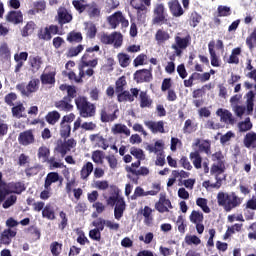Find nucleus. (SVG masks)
<instances>
[{
	"label": "nucleus",
	"instance_id": "1",
	"mask_svg": "<svg viewBox=\"0 0 256 256\" xmlns=\"http://www.w3.org/2000/svg\"><path fill=\"white\" fill-rule=\"evenodd\" d=\"M217 204L219 207H223L226 213L233 211V209H237L243 203V198L237 196L235 192L225 193L219 192L217 194Z\"/></svg>",
	"mask_w": 256,
	"mask_h": 256
},
{
	"label": "nucleus",
	"instance_id": "2",
	"mask_svg": "<svg viewBox=\"0 0 256 256\" xmlns=\"http://www.w3.org/2000/svg\"><path fill=\"white\" fill-rule=\"evenodd\" d=\"M75 105L79 111L80 117H83V119H89L97 115V106L89 102L85 96L76 97Z\"/></svg>",
	"mask_w": 256,
	"mask_h": 256
},
{
	"label": "nucleus",
	"instance_id": "3",
	"mask_svg": "<svg viewBox=\"0 0 256 256\" xmlns=\"http://www.w3.org/2000/svg\"><path fill=\"white\" fill-rule=\"evenodd\" d=\"M191 45V34L189 32H178L174 36V43L171 45V49L175 51L177 57H181L183 55V51L187 49Z\"/></svg>",
	"mask_w": 256,
	"mask_h": 256
},
{
	"label": "nucleus",
	"instance_id": "4",
	"mask_svg": "<svg viewBox=\"0 0 256 256\" xmlns=\"http://www.w3.org/2000/svg\"><path fill=\"white\" fill-rule=\"evenodd\" d=\"M130 5L136 9V19L139 25L147 21V7H151V0H130Z\"/></svg>",
	"mask_w": 256,
	"mask_h": 256
},
{
	"label": "nucleus",
	"instance_id": "5",
	"mask_svg": "<svg viewBox=\"0 0 256 256\" xmlns=\"http://www.w3.org/2000/svg\"><path fill=\"white\" fill-rule=\"evenodd\" d=\"M39 85H41V80L39 78H33L27 85L25 83L17 84L16 89L21 93L22 97H31L32 93L39 91Z\"/></svg>",
	"mask_w": 256,
	"mask_h": 256
},
{
	"label": "nucleus",
	"instance_id": "6",
	"mask_svg": "<svg viewBox=\"0 0 256 256\" xmlns=\"http://www.w3.org/2000/svg\"><path fill=\"white\" fill-rule=\"evenodd\" d=\"M100 41L103 45H113L114 43L115 49H119L123 45V34L121 32L103 33L100 35Z\"/></svg>",
	"mask_w": 256,
	"mask_h": 256
},
{
	"label": "nucleus",
	"instance_id": "7",
	"mask_svg": "<svg viewBox=\"0 0 256 256\" xmlns=\"http://www.w3.org/2000/svg\"><path fill=\"white\" fill-rule=\"evenodd\" d=\"M107 21L111 27V29H117L119 25H121L122 29H127L129 27V20L125 18L123 15V12L121 11H116L112 15H110L107 18Z\"/></svg>",
	"mask_w": 256,
	"mask_h": 256
},
{
	"label": "nucleus",
	"instance_id": "8",
	"mask_svg": "<svg viewBox=\"0 0 256 256\" xmlns=\"http://www.w3.org/2000/svg\"><path fill=\"white\" fill-rule=\"evenodd\" d=\"M153 190L146 191L141 187L137 186L134 190L133 195L130 197L132 201H137L139 197H147L151 195L152 197H155V195H159V192L161 191V184L154 183L152 185Z\"/></svg>",
	"mask_w": 256,
	"mask_h": 256
},
{
	"label": "nucleus",
	"instance_id": "9",
	"mask_svg": "<svg viewBox=\"0 0 256 256\" xmlns=\"http://www.w3.org/2000/svg\"><path fill=\"white\" fill-rule=\"evenodd\" d=\"M59 26L51 24L44 28H40L37 33V37L40 41H51L53 35H60Z\"/></svg>",
	"mask_w": 256,
	"mask_h": 256
},
{
	"label": "nucleus",
	"instance_id": "10",
	"mask_svg": "<svg viewBox=\"0 0 256 256\" xmlns=\"http://www.w3.org/2000/svg\"><path fill=\"white\" fill-rule=\"evenodd\" d=\"M204 219L205 216L203 215V212L198 210H193L189 215V221L192 222L193 225H196L198 235H203V232L205 231V225H203Z\"/></svg>",
	"mask_w": 256,
	"mask_h": 256
},
{
	"label": "nucleus",
	"instance_id": "11",
	"mask_svg": "<svg viewBox=\"0 0 256 256\" xmlns=\"http://www.w3.org/2000/svg\"><path fill=\"white\" fill-rule=\"evenodd\" d=\"M225 164H212L210 168V174L215 176L216 182L211 185L212 189H221L222 179L219 175L225 173Z\"/></svg>",
	"mask_w": 256,
	"mask_h": 256
},
{
	"label": "nucleus",
	"instance_id": "12",
	"mask_svg": "<svg viewBox=\"0 0 256 256\" xmlns=\"http://www.w3.org/2000/svg\"><path fill=\"white\" fill-rule=\"evenodd\" d=\"M153 13V25H163V23H167V13L165 12V5H163L162 3L156 4Z\"/></svg>",
	"mask_w": 256,
	"mask_h": 256
},
{
	"label": "nucleus",
	"instance_id": "13",
	"mask_svg": "<svg viewBox=\"0 0 256 256\" xmlns=\"http://www.w3.org/2000/svg\"><path fill=\"white\" fill-rule=\"evenodd\" d=\"M77 147V141L74 138L66 139L63 141H58L56 146V151L60 153L61 157H65L69 151Z\"/></svg>",
	"mask_w": 256,
	"mask_h": 256
},
{
	"label": "nucleus",
	"instance_id": "14",
	"mask_svg": "<svg viewBox=\"0 0 256 256\" xmlns=\"http://www.w3.org/2000/svg\"><path fill=\"white\" fill-rule=\"evenodd\" d=\"M139 97V89L138 88H131L130 92L127 90H124L122 92H118L117 94V101L118 103H133L135 101V98Z\"/></svg>",
	"mask_w": 256,
	"mask_h": 256
},
{
	"label": "nucleus",
	"instance_id": "15",
	"mask_svg": "<svg viewBox=\"0 0 256 256\" xmlns=\"http://www.w3.org/2000/svg\"><path fill=\"white\" fill-rule=\"evenodd\" d=\"M35 131L33 129H29L23 131L18 136V142L23 147H28V145H33L35 143Z\"/></svg>",
	"mask_w": 256,
	"mask_h": 256
},
{
	"label": "nucleus",
	"instance_id": "16",
	"mask_svg": "<svg viewBox=\"0 0 256 256\" xmlns=\"http://www.w3.org/2000/svg\"><path fill=\"white\" fill-rule=\"evenodd\" d=\"M155 209L158 213H169V209H173V204L165 194H160L159 201L155 203Z\"/></svg>",
	"mask_w": 256,
	"mask_h": 256
},
{
	"label": "nucleus",
	"instance_id": "17",
	"mask_svg": "<svg viewBox=\"0 0 256 256\" xmlns=\"http://www.w3.org/2000/svg\"><path fill=\"white\" fill-rule=\"evenodd\" d=\"M17 237V231L11 228L4 229L0 234V245L9 246L13 242V238Z\"/></svg>",
	"mask_w": 256,
	"mask_h": 256
},
{
	"label": "nucleus",
	"instance_id": "18",
	"mask_svg": "<svg viewBox=\"0 0 256 256\" xmlns=\"http://www.w3.org/2000/svg\"><path fill=\"white\" fill-rule=\"evenodd\" d=\"M152 79L153 74L151 73V70L141 69L134 73V80L136 83H150Z\"/></svg>",
	"mask_w": 256,
	"mask_h": 256
},
{
	"label": "nucleus",
	"instance_id": "19",
	"mask_svg": "<svg viewBox=\"0 0 256 256\" xmlns=\"http://www.w3.org/2000/svg\"><path fill=\"white\" fill-rule=\"evenodd\" d=\"M168 9L172 17H183L185 15V10H183V6H181L179 0H170L168 2Z\"/></svg>",
	"mask_w": 256,
	"mask_h": 256
},
{
	"label": "nucleus",
	"instance_id": "20",
	"mask_svg": "<svg viewBox=\"0 0 256 256\" xmlns=\"http://www.w3.org/2000/svg\"><path fill=\"white\" fill-rule=\"evenodd\" d=\"M6 187L11 195H21V193L27 191V186H25L23 181L9 182Z\"/></svg>",
	"mask_w": 256,
	"mask_h": 256
},
{
	"label": "nucleus",
	"instance_id": "21",
	"mask_svg": "<svg viewBox=\"0 0 256 256\" xmlns=\"http://www.w3.org/2000/svg\"><path fill=\"white\" fill-rule=\"evenodd\" d=\"M73 21V15L67 11V8L61 7L58 9V23L60 27L67 25Z\"/></svg>",
	"mask_w": 256,
	"mask_h": 256
},
{
	"label": "nucleus",
	"instance_id": "22",
	"mask_svg": "<svg viewBox=\"0 0 256 256\" xmlns=\"http://www.w3.org/2000/svg\"><path fill=\"white\" fill-rule=\"evenodd\" d=\"M60 91H66L67 95L64 96L66 101L72 102L77 97V87L69 84H61L59 86Z\"/></svg>",
	"mask_w": 256,
	"mask_h": 256
},
{
	"label": "nucleus",
	"instance_id": "23",
	"mask_svg": "<svg viewBox=\"0 0 256 256\" xmlns=\"http://www.w3.org/2000/svg\"><path fill=\"white\" fill-rule=\"evenodd\" d=\"M7 23H12V25H19L23 22V13L17 10H11L6 14Z\"/></svg>",
	"mask_w": 256,
	"mask_h": 256
},
{
	"label": "nucleus",
	"instance_id": "24",
	"mask_svg": "<svg viewBox=\"0 0 256 256\" xmlns=\"http://www.w3.org/2000/svg\"><path fill=\"white\" fill-rule=\"evenodd\" d=\"M144 125H146L150 129L151 133H165V122H163V120H160L158 122L146 121L144 122Z\"/></svg>",
	"mask_w": 256,
	"mask_h": 256
},
{
	"label": "nucleus",
	"instance_id": "25",
	"mask_svg": "<svg viewBox=\"0 0 256 256\" xmlns=\"http://www.w3.org/2000/svg\"><path fill=\"white\" fill-rule=\"evenodd\" d=\"M89 139L92 143H95L96 141V145L97 147H100V149H103L104 151L109 149V143L107 142V139L101 136V134H91Z\"/></svg>",
	"mask_w": 256,
	"mask_h": 256
},
{
	"label": "nucleus",
	"instance_id": "26",
	"mask_svg": "<svg viewBox=\"0 0 256 256\" xmlns=\"http://www.w3.org/2000/svg\"><path fill=\"white\" fill-rule=\"evenodd\" d=\"M192 147H198L199 153H206V155H211V141L204 140L201 143V139H196V142L192 145Z\"/></svg>",
	"mask_w": 256,
	"mask_h": 256
},
{
	"label": "nucleus",
	"instance_id": "27",
	"mask_svg": "<svg viewBox=\"0 0 256 256\" xmlns=\"http://www.w3.org/2000/svg\"><path fill=\"white\" fill-rule=\"evenodd\" d=\"M208 51L210 54L212 67H221V63L219 62V57H217V53L215 52V41L212 40L208 43Z\"/></svg>",
	"mask_w": 256,
	"mask_h": 256
},
{
	"label": "nucleus",
	"instance_id": "28",
	"mask_svg": "<svg viewBox=\"0 0 256 256\" xmlns=\"http://www.w3.org/2000/svg\"><path fill=\"white\" fill-rule=\"evenodd\" d=\"M243 145L246 149H256V133L248 132L243 138Z\"/></svg>",
	"mask_w": 256,
	"mask_h": 256
},
{
	"label": "nucleus",
	"instance_id": "29",
	"mask_svg": "<svg viewBox=\"0 0 256 256\" xmlns=\"http://www.w3.org/2000/svg\"><path fill=\"white\" fill-rule=\"evenodd\" d=\"M28 65L31 67L32 73H37L43 65V58L41 56H30Z\"/></svg>",
	"mask_w": 256,
	"mask_h": 256
},
{
	"label": "nucleus",
	"instance_id": "30",
	"mask_svg": "<svg viewBox=\"0 0 256 256\" xmlns=\"http://www.w3.org/2000/svg\"><path fill=\"white\" fill-rule=\"evenodd\" d=\"M126 207L127 205L125 204V199L120 198L114 208V217L115 219H117V221H120L121 217H123Z\"/></svg>",
	"mask_w": 256,
	"mask_h": 256
},
{
	"label": "nucleus",
	"instance_id": "31",
	"mask_svg": "<svg viewBox=\"0 0 256 256\" xmlns=\"http://www.w3.org/2000/svg\"><path fill=\"white\" fill-rule=\"evenodd\" d=\"M118 111L119 110L116 109L112 114H108L107 109L102 108L100 110V120L102 121V123H111V122L115 121V119H117V112Z\"/></svg>",
	"mask_w": 256,
	"mask_h": 256
},
{
	"label": "nucleus",
	"instance_id": "32",
	"mask_svg": "<svg viewBox=\"0 0 256 256\" xmlns=\"http://www.w3.org/2000/svg\"><path fill=\"white\" fill-rule=\"evenodd\" d=\"M86 11L90 19H93V17H99L101 15V8L97 2L87 4Z\"/></svg>",
	"mask_w": 256,
	"mask_h": 256
},
{
	"label": "nucleus",
	"instance_id": "33",
	"mask_svg": "<svg viewBox=\"0 0 256 256\" xmlns=\"http://www.w3.org/2000/svg\"><path fill=\"white\" fill-rule=\"evenodd\" d=\"M54 107L56 109H59V111H65V113H69V111H73V105L71 104V101H68L63 97L62 100L56 101L54 103Z\"/></svg>",
	"mask_w": 256,
	"mask_h": 256
},
{
	"label": "nucleus",
	"instance_id": "34",
	"mask_svg": "<svg viewBox=\"0 0 256 256\" xmlns=\"http://www.w3.org/2000/svg\"><path fill=\"white\" fill-rule=\"evenodd\" d=\"M55 75H57L55 71L42 73L40 76L42 85H55Z\"/></svg>",
	"mask_w": 256,
	"mask_h": 256
},
{
	"label": "nucleus",
	"instance_id": "35",
	"mask_svg": "<svg viewBox=\"0 0 256 256\" xmlns=\"http://www.w3.org/2000/svg\"><path fill=\"white\" fill-rule=\"evenodd\" d=\"M216 115L221 118L224 123H234L233 114L229 110H223L220 108L216 111Z\"/></svg>",
	"mask_w": 256,
	"mask_h": 256
},
{
	"label": "nucleus",
	"instance_id": "36",
	"mask_svg": "<svg viewBox=\"0 0 256 256\" xmlns=\"http://www.w3.org/2000/svg\"><path fill=\"white\" fill-rule=\"evenodd\" d=\"M255 107V92L253 90H250L246 94V109L248 115H251L253 113V108Z\"/></svg>",
	"mask_w": 256,
	"mask_h": 256
},
{
	"label": "nucleus",
	"instance_id": "37",
	"mask_svg": "<svg viewBox=\"0 0 256 256\" xmlns=\"http://www.w3.org/2000/svg\"><path fill=\"white\" fill-rule=\"evenodd\" d=\"M59 179H60L59 173L49 172L45 178L44 189L51 188V185H53V183H57Z\"/></svg>",
	"mask_w": 256,
	"mask_h": 256
},
{
	"label": "nucleus",
	"instance_id": "38",
	"mask_svg": "<svg viewBox=\"0 0 256 256\" xmlns=\"http://www.w3.org/2000/svg\"><path fill=\"white\" fill-rule=\"evenodd\" d=\"M155 39L158 45H163V43L171 39V35L169 34V32L165 31L164 29H158L155 34Z\"/></svg>",
	"mask_w": 256,
	"mask_h": 256
},
{
	"label": "nucleus",
	"instance_id": "39",
	"mask_svg": "<svg viewBox=\"0 0 256 256\" xmlns=\"http://www.w3.org/2000/svg\"><path fill=\"white\" fill-rule=\"evenodd\" d=\"M59 119H61V114L57 112V110L50 111L45 116V121L48 123V125L57 124Z\"/></svg>",
	"mask_w": 256,
	"mask_h": 256
},
{
	"label": "nucleus",
	"instance_id": "40",
	"mask_svg": "<svg viewBox=\"0 0 256 256\" xmlns=\"http://www.w3.org/2000/svg\"><path fill=\"white\" fill-rule=\"evenodd\" d=\"M43 219H48V221H55V209L51 206V204H46L44 209L42 210Z\"/></svg>",
	"mask_w": 256,
	"mask_h": 256
},
{
	"label": "nucleus",
	"instance_id": "41",
	"mask_svg": "<svg viewBox=\"0 0 256 256\" xmlns=\"http://www.w3.org/2000/svg\"><path fill=\"white\" fill-rule=\"evenodd\" d=\"M93 173V163L87 162L83 165L82 169L80 170V177L83 181L89 179V176Z\"/></svg>",
	"mask_w": 256,
	"mask_h": 256
},
{
	"label": "nucleus",
	"instance_id": "42",
	"mask_svg": "<svg viewBox=\"0 0 256 256\" xmlns=\"http://www.w3.org/2000/svg\"><path fill=\"white\" fill-rule=\"evenodd\" d=\"M189 157L195 169H201L203 164V158L201 157V154L199 153V151L191 152Z\"/></svg>",
	"mask_w": 256,
	"mask_h": 256
},
{
	"label": "nucleus",
	"instance_id": "43",
	"mask_svg": "<svg viewBox=\"0 0 256 256\" xmlns=\"http://www.w3.org/2000/svg\"><path fill=\"white\" fill-rule=\"evenodd\" d=\"M139 99H140V107L142 109H145V107H150L151 105H153V100L149 98L147 91H141L139 94Z\"/></svg>",
	"mask_w": 256,
	"mask_h": 256
},
{
	"label": "nucleus",
	"instance_id": "44",
	"mask_svg": "<svg viewBox=\"0 0 256 256\" xmlns=\"http://www.w3.org/2000/svg\"><path fill=\"white\" fill-rule=\"evenodd\" d=\"M11 111H12L13 117H15L16 119H21L25 117V115H23L25 111V106L21 102H18L17 105L13 106L11 108Z\"/></svg>",
	"mask_w": 256,
	"mask_h": 256
},
{
	"label": "nucleus",
	"instance_id": "45",
	"mask_svg": "<svg viewBox=\"0 0 256 256\" xmlns=\"http://www.w3.org/2000/svg\"><path fill=\"white\" fill-rule=\"evenodd\" d=\"M66 41L68 43H81L83 41V34L81 32L71 31L68 33Z\"/></svg>",
	"mask_w": 256,
	"mask_h": 256
},
{
	"label": "nucleus",
	"instance_id": "46",
	"mask_svg": "<svg viewBox=\"0 0 256 256\" xmlns=\"http://www.w3.org/2000/svg\"><path fill=\"white\" fill-rule=\"evenodd\" d=\"M72 5L74 9L81 15V13H85L87 11V1L85 0H73Z\"/></svg>",
	"mask_w": 256,
	"mask_h": 256
},
{
	"label": "nucleus",
	"instance_id": "47",
	"mask_svg": "<svg viewBox=\"0 0 256 256\" xmlns=\"http://www.w3.org/2000/svg\"><path fill=\"white\" fill-rule=\"evenodd\" d=\"M176 226L181 235H185V232L187 231V220H185V217L183 215L178 216L176 220Z\"/></svg>",
	"mask_w": 256,
	"mask_h": 256
},
{
	"label": "nucleus",
	"instance_id": "48",
	"mask_svg": "<svg viewBox=\"0 0 256 256\" xmlns=\"http://www.w3.org/2000/svg\"><path fill=\"white\" fill-rule=\"evenodd\" d=\"M60 137L64 140L71 137V124H63L60 122Z\"/></svg>",
	"mask_w": 256,
	"mask_h": 256
},
{
	"label": "nucleus",
	"instance_id": "49",
	"mask_svg": "<svg viewBox=\"0 0 256 256\" xmlns=\"http://www.w3.org/2000/svg\"><path fill=\"white\" fill-rule=\"evenodd\" d=\"M125 87H127V78L125 76H121L115 82L116 93L118 94L125 91Z\"/></svg>",
	"mask_w": 256,
	"mask_h": 256
},
{
	"label": "nucleus",
	"instance_id": "50",
	"mask_svg": "<svg viewBox=\"0 0 256 256\" xmlns=\"http://www.w3.org/2000/svg\"><path fill=\"white\" fill-rule=\"evenodd\" d=\"M117 59L119 62L120 67H129L131 64V57H129V54L126 53H118Z\"/></svg>",
	"mask_w": 256,
	"mask_h": 256
},
{
	"label": "nucleus",
	"instance_id": "51",
	"mask_svg": "<svg viewBox=\"0 0 256 256\" xmlns=\"http://www.w3.org/2000/svg\"><path fill=\"white\" fill-rule=\"evenodd\" d=\"M126 171H127V173H132L136 177H139L140 175L145 177L146 175L149 174V168H147V167H140L139 170H137L135 168H131V167H126Z\"/></svg>",
	"mask_w": 256,
	"mask_h": 256
},
{
	"label": "nucleus",
	"instance_id": "52",
	"mask_svg": "<svg viewBox=\"0 0 256 256\" xmlns=\"http://www.w3.org/2000/svg\"><path fill=\"white\" fill-rule=\"evenodd\" d=\"M164 144L161 140L155 142V144H148L146 146V151L149 153H159V151H163Z\"/></svg>",
	"mask_w": 256,
	"mask_h": 256
},
{
	"label": "nucleus",
	"instance_id": "53",
	"mask_svg": "<svg viewBox=\"0 0 256 256\" xmlns=\"http://www.w3.org/2000/svg\"><path fill=\"white\" fill-rule=\"evenodd\" d=\"M81 64L82 67H92V69H94V67H97V65H99V58L87 60V55H83L81 58Z\"/></svg>",
	"mask_w": 256,
	"mask_h": 256
},
{
	"label": "nucleus",
	"instance_id": "54",
	"mask_svg": "<svg viewBox=\"0 0 256 256\" xmlns=\"http://www.w3.org/2000/svg\"><path fill=\"white\" fill-rule=\"evenodd\" d=\"M201 19H203V16H201V14H198L197 11H193L189 18L190 27H197V25L201 23Z\"/></svg>",
	"mask_w": 256,
	"mask_h": 256
},
{
	"label": "nucleus",
	"instance_id": "55",
	"mask_svg": "<svg viewBox=\"0 0 256 256\" xmlns=\"http://www.w3.org/2000/svg\"><path fill=\"white\" fill-rule=\"evenodd\" d=\"M238 128L241 133L251 131V129H253V123H251V118L247 117L245 121L239 122Z\"/></svg>",
	"mask_w": 256,
	"mask_h": 256
},
{
	"label": "nucleus",
	"instance_id": "56",
	"mask_svg": "<svg viewBox=\"0 0 256 256\" xmlns=\"http://www.w3.org/2000/svg\"><path fill=\"white\" fill-rule=\"evenodd\" d=\"M152 213H153V210L149 206H145L144 209L142 210L144 223L146 225H151V223H153V216H151Z\"/></svg>",
	"mask_w": 256,
	"mask_h": 256
},
{
	"label": "nucleus",
	"instance_id": "57",
	"mask_svg": "<svg viewBox=\"0 0 256 256\" xmlns=\"http://www.w3.org/2000/svg\"><path fill=\"white\" fill-rule=\"evenodd\" d=\"M246 45L250 51H253L256 47V28L252 31V33L246 38Z\"/></svg>",
	"mask_w": 256,
	"mask_h": 256
},
{
	"label": "nucleus",
	"instance_id": "58",
	"mask_svg": "<svg viewBox=\"0 0 256 256\" xmlns=\"http://www.w3.org/2000/svg\"><path fill=\"white\" fill-rule=\"evenodd\" d=\"M51 155V150L46 146H41L38 149V159H43L44 162L49 160V156Z\"/></svg>",
	"mask_w": 256,
	"mask_h": 256
},
{
	"label": "nucleus",
	"instance_id": "59",
	"mask_svg": "<svg viewBox=\"0 0 256 256\" xmlns=\"http://www.w3.org/2000/svg\"><path fill=\"white\" fill-rule=\"evenodd\" d=\"M50 251L52 256L53 255H61V252L63 251V244L59 243L57 241H54L50 244Z\"/></svg>",
	"mask_w": 256,
	"mask_h": 256
},
{
	"label": "nucleus",
	"instance_id": "60",
	"mask_svg": "<svg viewBox=\"0 0 256 256\" xmlns=\"http://www.w3.org/2000/svg\"><path fill=\"white\" fill-rule=\"evenodd\" d=\"M35 31V22H28L22 29V37H29Z\"/></svg>",
	"mask_w": 256,
	"mask_h": 256
},
{
	"label": "nucleus",
	"instance_id": "61",
	"mask_svg": "<svg viewBox=\"0 0 256 256\" xmlns=\"http://www.w3.org/2000/svg\"><path fill=\"white\" fill-rule=\"evenodd\" d=\"M207 198H197L196 205L202 209L204 213H211V208L207 205Z\"/></svg>",
	"mask_w": 256,
	"mask_h": 256
},
{
	"label": "nucleus",
	"instance_id": "62",
	"mask_svg": "<svg viewBox=\"0 0 256 256\" xmlns=\"http://www.w3.org/2000/svg\"><path fill=\"white\" fill-rule=\"evenodd\" d=\"M83 49H85V47L82 44H79L76 47H70L67 52V57H77V55H79Z\"/></svg>",
	"mask_w": 256,
	"mask_h": 256
},
{
	"label": "nucleus",
	"instance_id": "63",
	"mask_svg": "<svg viewBox=\"0 0 256 256\" xmlns=\"http://www.w3.org/2000/svg\"><path fill=\"white\" fill-rule=\"evenodd\" d=\"M113 131L114 133H120V134L123 133L127 137L131 135V130H129V128H127L125 125H122V124L114 125Z\"/></svg>",
	"mask_w": 256,
	"mask_h": 256
},
{
	"label": "nucleus",
	"instance_id": "64",
	"mask_svg": "<svg viewBox=\"0 0 256 256\" xmlns=\"http://www.w3.org/2000/svg\"><path fill=\"white\" fill-rule=\"evenodd\" d=\"M104 157H105V153L101 150H95L92 153V161L94 163H100L102 165Z\"/></svg>",
	"mask_w": 256,
	"mask_h": 256
}]
</instances>
